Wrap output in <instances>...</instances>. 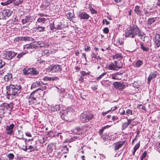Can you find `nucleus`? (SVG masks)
I'll use <instances>...</instances> for the list:
<instances>
[{
	"label": "nucleus",
	"mask_w": 160,
	"mask_h": 160,
	"mask_svg": "<svg viewBox=\"0 0 160 160\" xmlns=\"http://www.w3.org/2000/svg\"><path fill=\"white\" fill-rule=\"evenodd\" d=\"M21 40H24V41H32L33 42L34 41V40L33 38L29 37H22L21 38Z\"/></svg>",
	"instance_id": "nucleus-34"
},
{
	"label": "nucleus",
	"mask_w": 160,
	"mask_h": 160,
	"mask_svg": "<svg viewBox=\"0 0 160 160\" xmlns=\"http://www.w3.org/2000/svg\"><path fill=\"white\" fill-rule=\"evenodd\" d=\"M54 23L55 28H56V29L61 30L64 28V25L61 22H55Z\"/></svg>",
	"instance_id": "nucleus-21"
},
{
	"label": "nucleus",
	"mask_w": 160,
	"mask_h": 160,
	"mask_svg": "<svg viewBox=\"0 0 160 160\" xmlns=\"http://www.w3.org/2000/svg\"><path fill=\"white\" fill-rule=\"evenodd\" d=\"M68 113V110L67 109H65V110H61L60 112V114L61 115L62 118L65 121H67L66 118L67 115Z\"/></svg>",
	"instance_id": "nucleus-10"
},
{
	"label": "nucleus",
	"mask_w": 160,
	"mask_h": 160,
	"mask_svg": "<svg viewBox=\"0 0 160 160\" xmlns=\"http://www.w3.org/2000/svg\"><path fill=\"white\" fill-rule=\"evenodd\" d=\"M12 76L11 74H8L4 77V80L6 81H8L10 80L12 78Z\"/></svg>",
	"instance_id": "nucleus-36"
},
{
	"label": "nucleus",
	"mask_w": 160,
	"mask_h": 160,
	"mask_svg": "<svg viewBox=\"0 0 160 160\" xmlns=\"http://www.w3.org/2000/svg\"><path fill=\"white\" fill-rule=\"evenodd\" d=\"M105 127H102V128L99 130V134L100 135H102V134L103 133V131L104 129H106Z\"/></svg>",
	"instance_id": "nucleus-51"
},
{
	"label": "nucleus",
	"mask_w": 160,
	"mask_h": 160,
	"mask_svg": "<svg viewBox=\"0 0 160 160\" xmlns=\"http://www.w3.org/2000/svg\"><path fill=\"white\" fill-rule=\"evenodd\" d=\"M6 17L3 11L0 12V19H4Z\"/></svg>",
	"instance_id": "nucleus-44"
},
{
	"label": "nucleus",
	"mask_w": 160,
	"mask_h": 160,
	"mask_svg": "<svg viewBox=\"0 0 160 160\" xmlns=\"http://www.w3.org/2000/svg\"><path fill=\"white\" fill-rule=\"evenodd\" d=\"M126 113L128 116L129 115H132V110L130 109H128L126 110Z\"/></svg>",
	"instance_id": "nucleus-45"
},
{
	"label": "nucleus",
	"mask_w": 160,
	"mask_h": 160,
	"mask_svg": "<svg viewBox=\"0 0 160 160\" xmlns=\"http://www.w3.org/2000/svg\"><path fill=\"white\" fill-rule=\"evenodd\" d=\"M33 16H26L24 18L22 19V23L24 25L26 23L31 22L33 20Z\"/></svg>",
	"instance_id": "nucleus-12"
},
{
	"label": "nucleus",
	"mask_w": 160,
	"mask_h": 160,
	"mask_svg": "<svg viewBox=\"0 0 160 160\" xmlns=\"http://www.w3.org/2000/svg\"><path fill=\"white\" fill-rule=\"evenodd\" d=\"M114 87L119 90L123 89L125 87V85L123 82H115L113 83Z\"/></svg>",
	"instance_id": "nucleus-9"
},
{
	"label": "nucleus",
	"mask_w": 160,
	"mask_h": 160,
	"mask_svg": "<svg viewBox=\"0 0 160 160\" xmlns=\"http://www.w3.org/2000/svg\"><path fill=\"white\" fill-rule=\"evenodd\" d=\"M147 153L146 152H144L142 154V157H141V160H143V159L144 160H146V157L147 155Z\"/></svg>",
	"instance_id": "nucleus-48"
},
{
	"label": "nucleus",
	"mask_w": 160,
	"mask_h": 160,
	"mask_svg": "<svg viewBox=\"0 0 160 160\" xmlns=\"http://www.w3.org/2000/svg\"><path fill=\"white\" fill-rule=\"evenodd\" d=\"M31 43L29 44H26L23 46V48L24 49H31Z\"/></svg>",
	"instance_id": "nucleus-52"
},
{
	"label": "nucleus",
	"mask_w": 160,
	"mask_h": 160,
	"mask_svg": "<svg viewBox=\"0 0 160 160\" xmlns=\"http://www.w3.org/2000/svg\"><path fill=\"white\" fill-rule=\"evenodd\" d=\"M62 151L64 153H67L68 152V148L67 147V146H64L62 147Z\"/></svg>",
	"instance_id": "nucleus-40"
},
{
	"label": "nucleus",
	"mask_w": 160,
	"mask_h": 160,
	"mask_svg": "<svg viewBox=\"0 0 160 160\" xmlns=\"http://www.w3.org/2000/svg\"><path fill=\"white\" fill-rule=\"evenodd\" d=\"M59 92L63 94L65 92V90L64 88H61Z\"/></svg>",
	"instance_id": "nucleus-64"
},
{
	"label": "nucleus",
	"mask_w": 160,
	"mask_h": 160,
	"mask_svg": "<svg viewBox=\"0 0 160 160\" xmlns=\"http://www.w3.org/2000/svg\"><path fill=\"white\" fill-rule=\"evenodd\" d=\"M45 27L38 25L34 28V31L38 32H43L45 31Z\"/></svg>",
	"instance_id": "nucleus-23"
},
{
	"label": "nucleus",
	"mask_w": 160,
	"mask_h": 160,
	"mask_svg": "<svg viewBox=\"0 0 160 160\" xmlns=\"http://www.w3.org/2000/svg\"><path fill=\"white\" fill-rule=\"evenodd\" d=\"M124 142L123 141H119L114 144V150H118L121 148L124 144Z\"/></svg>",
	"instance_id": "nucleus-18"
},
{
	"label": "nucleus",
	"mask_w": 160,
	"mask_h": 160,
	"mask_svg": "<svg viewBox=\"0 0 160 160\" xmlns=\"http://www.w3.org/2000/svg\"><path fill=\"white\" fill-rule=\"evenodd\" d=\"M142 10L140 9V7L137 6L135 7L134 11L138 15H140Z\"/></svg>",
	"instance_id": "nucleus-28"
},
{
	"label": "nucleus",
	"mask_w": 160,
	"mask_h": 160,
	"mask_svg": "<svg viewBox=\"0 0 160 160\" xmlns=\"http://www.w3.org/2000/svg\"><path fill=\"white\" fill-rule=\"evenodd\" d=\"M154 42L157 47H158L160 46V36L159 34H157L155 36Z\"/></svg>",
	"instance_id": "nucleus-20"
},
{
	"label": "nucleus",
	"mask_w": 160,
	"mask_h": 160,
	"mask_svg": "<svg viewBox=\"0 0 160 160\" xmlns=\"http://www.w3.org/2000/svg\"><path fill=\"white\" fill-rule=\"evenodd\" d=\"M5 62L2 60H0V69L2 68L5 65Z\"/></svg>",
	"instance_id": "nucleus-55"
},
{
	"label": "nucleus",
	"mask_w": 160,
	"mask_h": 160,
	"mask_svg": "<svg viewBox=\"0 0 160 160\" xmlns=\"http://www.w3.org/2000/svg\"><path fill=\"white\" fill-rule=\"evenodd\" d=\"M61 67L59 65H51L46 69V71L52 73L60 72L62 70Z\"/></svg>",
	"instance_id": "nucleus-6"
},
{
	"label": "nucleus",
	"mask_w": 160,
	"mask_h": 160,
	"mask_svg": "<svg viewBox=\"0 0 160 160\" xmlns=\"http://www.w3.org/2000/svg\"><path fill=\"white\" fill-rule=\"evenodd\" d=\"M3 11L5 13L6 16L8 17L10 16L11 15L12 12V11H11V10H9L7 9Z\"/></svg>",
	"instance_id": "nucleus-35"
},
{
	"label": "nucleus",
	"mask_w": 160,
	"mask_h": 160,
	"mask_svg": "<svg viewBox=\"0 0 160 160\" xmlns=\"http://www.w3.org/2000/svg\"><path fill=\"white\" fill-rule=\"evenodd\" d=\"M90 129V127L87 125H85L82 127L81 128V132L82 133L86 132L87 130Z\"/></svg>",
	"instance_id": "nucleus-31"
},
{
	"label": "nucleus",
	"mask_w": 160,
	"mask_h": 160,
	"mask_svg": "<svg viewBox=\"0 0 160 160\" xmlns=\"http://www.w3.org/2000/svg\"><path fill=\"white\" fill-rule=\"evenodd\" d=\"M89 9L91 11V12L92 14H96L97 13V11H96L94 8H92L91 7H89Z\"/></svg>",
	"instance_id": "nucleus-47"
},
{
	"label": "nucleus",
	"mask_w": 160,
	"mask_h": 160,
	"mask_svg": "<svg viewBox=\"0 0 160 160\" xmlns=\"http://www.w3.org/2000/svg\"><path fill=\"white\" fill-rule=\"evenodd\" d=\"M67 18L70 21L72 20V18H74V13L73 12H69L66 15Z\"/></svg>",
	"instance_id": "nucleus-30"
},
{
	"label": "nucleus",
	"mask_w": 160,
	"mask_h": 160,
	"mask_svg": "<svg viewBox=\"0 0 160 160\" xmlns=\"http://www.w3.org/2000/svg\"><path fill=\"white\" fill-rule=\"evenodd\" d=\"M23 73L25 75L31 74V75H37L38 73V71L36 70L34 68H28L27 69H23Z\"/></svg>",
	"instance_id": "nucleus-8"
},
{
	"label": "nucleus",
	"mask_w": 160,
	"mask_h": 160,
	"mask_svg": "<svg viewBox=\"0 0 160 160\" xmlns=\"http://www.w3.org/2000/svg\"><path fill=\"white\" fill-rule=\"evenodd\" d=\"M8 157L9 160H12L14 158V155L12 153H9V154L8 155Z\"/></svg>",
	"instance_id": "nucleus-49"
},
{
	"label": "nucleus",
	"mask_w": 160,
	"mask_h": 160,
	"mask_svg": "<svg viewBox=\"0 0 160 160\" xmlns=\"http://www.w3.org/2000/svg\"><path fill=\"white\" fill-rule=\"evenodd\" d=\"M50 28L51 30L55 31L56 30V28H55V23L54 22L52 25H50Z\"/></svg>",
	"instance_id": "nucleus-53"
},
{
	"label": "nucleus",
	"mask_w": 160,
	"mask_h": 160,
	"mask_svg": "<svg viewBox=\"0 0 160 160\" xmlns=\"http://www.w3.org/2000/svg\"><path fill=\"white\" fill-rule=\"evenodd\" d=\"M47 19L43 18H39L37 20V22H43L44 23V22L46 21Z\"/></svg>",
	"instance_id": "nucleus-42"
},
{
	"label": "nucleus",
	"mask_w": 160,
	"mask_h": 160,
	"mask_svg": "<svg viewBox=\"0 0 160 160\" xmlns=\"http://www.w3.org/2000/svg\"><path fill=\"white\" fill-rule=\"evenodd\" d=\"M92 58H95L98 59V57L97 56V54L95 53H92Z\"/></svg>",
	"instance_id": "nucleus-62"
},
{
	"label": "nucleus",
	"mask_w": 160,
	"mask_h": 160,
	"mask_svg": "<svg viewBox=\"0 0 160 160\" xmlns=\"http://www.w3.org/2000/svg\"><path fill=\"white\" fill-rule=\"evenodd\" d=\"M109 31V29L108 28H105L103 29V32L106 34L108 33Z\"/></svg>",
	"instance_id": "nucleus-61"
},
{
	"label": "nucleus",
	"mask_w": 160,
	"mask_h": 160,
	"mask_svg": "<svg viewBox=\"0 0 160 160\" xmlns=\"http://www.w3.org/2000/svg\"><path fill=\"white\" fill-rule=\"evenodd\" d=\"M60 109V106L59 105H56L54 106H52L51 108V110L52 112L59 111Z\"/></svg>",
	"instance_id": "nucleus-26"
},
{
	"label": "nucleus",
	"mask_w": 160,
	"mask_h": 160,
	"mask_svg": "<svg viewBox=\"0 0 160 160\" xmlns=\"http://www.w3.org/2000/svg\"><path fill=\"white\" fill-rule=\"evenodd\" d=\"M136 35H137L142 41H144L145 35L143 32L141 31L138 28V31L136 32Z\"/></svg>",
	"instance_id": "nucleus-16"
},
{
	"label": "nucleus",
	"mask_w": 160,
	"mask_h": 160,
	"mask_svg": "<svg viewBox=\"0 0 160 160\" xmlns=\"http://www.w3.org/2000/svg\"><path fill=\"white\" fill-rule=\"evenodd\" d=\"M102 23L103 24H104L106 23V24L108 25L110 24V22L107 21L106 19H104L102 20Z\"/></svg>",
	"instance_id": "nucleus-58"
},
{
	"label": "nucleus",
	"mask_w": 160,
	"mask_h": 160,
	"mask_svg": "<svg viewBox=\"0 0 160 160\" xmlns=\"http://www.w3.org/2000/svg\"><path fill=\"white\" fill-rule=\"evenodd\" d=\"M38 48L39 47H47L49 46L48 44L45 42H42V41H39L38 42Z\"/></svg>",
	"instance_id": "nucleus-25"
},
{
	"label": "nucleus",
	"mask_w": 160,
	"mask_h": 160,
	"mask_svg": "<svg viewBox=\"0 0 160 160\" xmlns=\"http://www.w3.org/2000/svg\"><path fill=\"white\" fill-rule=\"evenodd\" d=\"M15 125L13 123L10 124L9 125L6 126V130L7 133L9 135H12L13 132V128Z\"/></svg>",
	"instance_id": "nucleus-11"
},
{
	"label": "nucleus",
	"mask_w": 160,
	"mask_h": 160,
	"mask_svg": "<svg viewBox=\"0 0 160 160\" xmlns=\"http://www.w3.org/2000/svg\"><path fill=\"white\" fill-rule=\"evenodd\" d=\"M11 105L7 103H3L1 105V107L2 108L3 110L8 109L9 108H11Z\"/></svg>",
	"instance_id": "nucleus-24"
},
{
	"label": "nucleus",
	"mask_w": 160,
	"mask_h": 160,
	"mask_svg": "<svg viewBox=\"0 0 160 160\" xmlns=\"http://www.w3.org/2000/svg\"><path fill=\"white\" fill-rule=\"evenodd\" d=\"M17 54V53H16L13 51H8L4 52L2 55L3 58L9 60L12 59Z\"/></svg>",
	"instance_id": "nucleus-7"
},
{
	"label": "nucleus",
	"mask_w": 160,
	"mask_h": 160,
	"mask_svg": "<svg viewBox=\"0 0 160 160\" xmlns=\"http://www.w3.org/2000/svg\"><path fill=\"white\" fill-rule=\"evenodd\" d=\"M21 87L20 84H11L6 87L7 98L9 99L10 96H15L21 92Z\"/></svg>",
	"instance_id": "nucleus-2"
},
{
	"label": "nucleus",
	"mask_w": 160,
	"mask_h": 160,
	"mask_svg": "<svg viewBox=\"0 0 160 160\" xmlns=\"http://www.w3.org/2000/svg\"><path fill=\"white\" fill-rule=\"evenodd\" d=\"M106 74V72L103 73L101 75H100L99 76L97 77L96 78V79H97V80H98L101 79Z\"/></svg>",
	"instance_id": "nucleus-50"
},
{
	"label": "nucleus",
	"mask_w": 160,
	"mask_h": 160,
	"mask_svg": "<svg viewBox=\"0 0 160 160\" xmlns=\"http://www.w3.org/2000/svg\"><path fill=\"white\" fill-rule=\"evenodd\" d=\"M110 136H106V137H103V139H106V138L107 139H109L111 141H112L115 138L113 137V138H112V135L110 134L109 135Z\"/></svg>",
	"instance_id": "nucleus-41"
},
{
	"label": "nucleus",
	"mask_w": 160,
	"mask_h": 160,
	"mask_svg": "<svg viewBox=\"0 0 160 160\" xmlns=\"http://www.w3.org/2000/svg\"><path fill=\"white\" fill-rule=\"evenodd\" d=\"M61 133L57 132L54 130H52L49 131L48 133L49 137H56L58 135Z\"/></svg>",
	"instance_id": "nucleus-22"
},
{
	"label": "nucleus",
	"mask_w": 160,
	"mask_h": 160,
	"mask_svg": "<svg viewBox=\"0 0 160 160\" xmlns=\"http://www.w3.org/2000/svg\"><path fill=\"white\" fill-rule=\"evenodd\" d=\"M55 77H49L46 76L43 78V80L44 81H53L55 79Z\"/></svg>",
	"instance_id": "nucleus-32"
},
{
	"label": "nucleus",
	"mask_w": 160,
	"mask_h": 160,
	"mask_svg": "<svg viewBox=\"0 0 160 160\" xmlns=\"http://www.w3.org/2000/svg\"><path fill=\"white\" fill-rule=\"evenodd\" d=\"M51 4L50 2H48V1H45L43 3L42 5V8L44 9H46L48 8Z\"/></svg>",
	"instance_id": "nucleus-27"
},
{
	"label": "nucleus",
	"mask_w": 160,
	"mask_h": 160,
	"mask_svg": "<svg viewBox=\"0 0 160 160\" xmlns=\"http://www.w3.org/2000/svg\"><path fill=\"white\" fill-rule=\"evenodd\" d=\"M80 73L81 74V76L83 77L87 75L86 72L83 71H82L80 72Z\"/></svg>",
	"instance_id": "nucleus-60"
},
{
	"label": "nucleus",
	"mask_w": 160,
	"mask_h": 160,
	"mask_svg": "<svg viewBox=\"0 0 160 160\" xmlns=\"http://www.w3.org/2000/svg\"><path fill=\"white\" fill-rule=\"evenodd\" d=\"M44 92L42 90L38 88L32 92L27 96L28 102L30 105L34 106L39 104L40 98L43 97Z\"/></svg>",
	"instance_id": "nucleus-1"
},
{
	"label": "nucleus",
	"mask_w": 160,
	"mask_h": 160,
	"mask_svg": "<svg viewBox=\"0 0 160 160\" xmlns=\"http://www.w3.org/2000/svg\"><path fill=\"white\" fill-rule=\"evenodd\" d=\"M28 51H25L24 52H22L20 53H18L17 56V58L18 59L20 58H21L23 56L25 55L26 54L28 53Z\"/></svg>",
	"instance_id": "nucleus-38"
},
{
	"label": "nucleus",
	"mask_w": 160,
	"mask_h": 160,
	"mask_svg": "<svg viewBox=\"0 0 160 160\" xmlns=\"http://www.w3.org/2000/svg\"><path fill=\"white\" fill-rule=\"evenodd\" d=\"M38 16L41 17H47L48 15L43 13H39L38 14Z\"/></svg>",
	"instance_id": "nucleus-63"
},
{
	"label": "nucleus",
	"mask_w": 160,
	"mask_h": 160,
	"mask_svg": "<svg viewBox=\"0 0 160 160\" xmlns=\"http://www.w3.org/2000/svg\"><path fill=\"white\" fill-rule=\"evenodd\" d=\"M126 118L127 119V123L128 124V125H129L132 122V121L134 119H129L127 117H126Z\"/></svg>",
	"instance_id": "nucleus-54"
},
{
	"label": "nucleus",
	"mask_w": 160,
	"mask_h": 160,
	"mask_svg": "<svg viewBox=\"0 0 160 160\" xmlns=\"http://www.w3.org/2000/svg\"><path fill=\"white\" fill-rule=\"evenodd\" d=\"M28 149L30 150L29 152H32L35 151L36 149V147L35 146H29L28 148Z\"/></svg>",
	"instance_id": "nucleus-46"
},
{
	"label": "nucleus",
	"mask_w": 160,
	"mask_h": 160,
	"mask_svg": "<svg viewBox=\"0 0 160 160\" xmlns=\"http://www.w3.org/2000/svg\"><path fill=\"white\" fill-rule=\"evenodd\" d=\"M42 83V82L40 81H36V82H33V83L31 85V89H32L34 88H36L39 87H40L41 85V84Z\"/></svg>",
	"instance_id": "nucleus-19"
},
{
	"label": "nucleus",
	"mask_w": 160,
	"mask_h": 160,
	"mask_svg": "<svg viewBox=\"0 0 160 160\" xmlns=\"http://www.w3.org/2000/svg\"><path fill=\"white\" fill-rule=\"evenodd\" d=\"M22 2L23 1L22 0L17 1L15 3L14 5H15L18 6L19 5L21 4L22 3Z\"/></svg>",
	"instance_id": "nucleus-57"
},
{
	"label": "nucleus",
	"mask_w": 160,
	"mask_h": 160,
	"mask_svg": "<svg viewBox=\"0 0 160 160\" xmlns=\"http://www.w3.org/2000/svg\"><path fill=\"white\" fill-rule=\"evenodd\" d=\"M158 74V72L156 71L154 72L151 73H150L148 78V83H149L151 80L155 78L157 75Z\"/></svg>",
	"instance_id": "nucleus-17"
},
{
	"label": "nucleus",
	"mask_w": 160,
	"mask_h": 160,
	"mask_svg": "<svg viewBox=\"0 0 160 160\" xmlns=\"http://www.w3.org/2000/svg\"><path fill=\"white\" fill-rule=\"evenodd\" d=\"M127 122H122V130H123L126 129L128 126Z\"/></svg>",
	"instance_id": "nucleus-39"
},
{
	"label": "nucleus",
	"mask_w": 160,
	"mask_h": 160,
	"mask_svg": "<svg viewBox=\"0 0 160 160\" xmlns=\"http://www.w3.org/2000/svg\"><path fill=\"white\" fill-rule=\"evenodd\" d=\"M93 118V115L91 113L84 112L81 114L80 117V119L81 122L83 123L88 122L90 120Z\"/></svg>",
	"instance_id": "nucleus-4"
},
{
	"label": "nucleus",
	"mask_w": 160,
	"mask_h": 160,
	"mask_svg": "<svg viewBox=\"0 0 160 160\" xmlns=\"http://www.w3.org/2000/svg\"><path fill=\"white\" fill-rule=\"evenodd\" d=\"M138 27L134 25L128 28L126 30V37L134 38L136 34V32L138 31Z\"/></svg>",
	"instance_id": "nucleus-3"
},
{
	"label": "nucleus",
	"mask_w": 160,
	"mask_h": 160,
	"mask_svg": "<svg viewBox=\"0 0 160 160\" xmlns=\"http://www.w3.org/2000/svg\"><path fill=\"white\" fill-rule=\"evenodd\" d=\"M142 64V61L139 60H138L136 63L135 66L136 67H140Z\"/></svg>",
	"instance_id": "nucleus-43"
},
{
	"label": "nucleus",
	"mask_w": 160,
	"mask_h": 160,
	"mask_svg": "<svg viewBox=\"0 0 160 160\" xmlns=\"http://www.w3.org/2000/svg\"><path fill=\"white\" fill-rule=\"evenodd\" d=\"M113 57L114 59H118L119 60L122 59L123 58V57L121 54L118 53L113 55Z\"/></svg>",
	"instance_id": "nucleus-29"
},
{
	"label": "nucleus",
	"mask_w": 160,
	"mask_h": 160,
	"mask_svg": "<svg viewBox=\"0 0 160 160\" xmlns=\"http://www.w3.org/2000/svg\"><path fill=\"white\" fill-rule=\"evenodd\" d=\"M31 49H36L38 48V42H35L34 43H31Z\"/></svg>",
	"instance_id": "nucleus-37"
},
{
	"label": "nucleus",
	"mask_w": 160,
	"mask_h": 160,
	"mask_svg": "<svg viewBox=\"0 0 160 160\" xmlns=\"http://www.w3.org/2000/svg\"><path fill=\"white\" fill-rule=\"evenodd\" d=\"M122 66V63H119V65H118V63H116V62H115V63L112 62L109 63L107 65V68L110 70H118V69L121 68Z\"/></svg>",
	"instance_id": "nucleus-5"
},
{
	"label": "nucleus",
	"mask_w": 160,
	"mask_h": 160,
	"mask_svg": "<svg viewBox=\"0 0 160 160\" xmlns=\"http://www.w3.org/2000/svg\"><path fill=\"white\" fill-rule=\"evenodd\" d=\"M78 16L81 19H88L90 17L88 14L84 12H80Z\"/></svg>",
	"instance_id": "nucleus-14"
},
{
	"label": "nucleus",
	"mask_w": 160,
	"mask_h": 160,
	"mask_svg": "<svg viewBox=\"0 0 160 160\" xmlns=\"http://www.w3.org/2000/svg\"><path fill=\"white\" fill-rule=\"evenodd\" d=\"M140 48L143 51L145 52L148 51L151 46L150 43H148L147 44H144L143 43H140Z\"/></svg>",
	"instance_id": "nucleus-15"
},
{
	"label": "nucleus",
	"mask_w": 160,
	"mask_h": 160,
	"mask_svg": "<svg viewBox=\"0 0 160 160\" xmlns=\"http://www.w3.org/2000/svg\"><path fill=\"white\" fill-rule=\"evenodd\" d=\"M140 143H138L136 144L135 145L134 147V149L135 150V151H137V150L140 147Z\"/></svg>",
	"instance_id": "nucleus-56"
},
{
	"label": "nucleus",
	"mask_w": 160,
	"mask_h": 160,
	"mask_svg": "<svg viewBox=\"0 0 160 160\" xmlns=\"http://www.w3.org/2000/svg\"><path fill=\"white\" fill-rule=\"evenodd\" d=\"M160 20V18L156 17L149 18L146 22L147 24L148 25H151L156 21Z\"/></svg>",
	"instance_id": "nucleus-13"
},
{
	"label": "nucleus",
	"mask_w": 160,
	"mask_h": 160,
	"mask_svg": "<svg viewBox=\"0 0 160 160\" xmlns=\"http://www.w3.org/2000/svg\"><path fill=\"white\" fill-rule=\"evenodd\" d=\"M98 85H93L91 87L92 89L94 91L97 90L98 89Z\"/></svg>",
	"instance_id": "nucleus-59"
},
{
	"label": "nucleus",
	"mask_w": 160,
	"mask_h": 160,
	"mask_svg": "<svg viewBox=\"0 0 160 160\" xmlns=\"http://www.w3.org/2000/svg\"><path fill=\"white\" fill-rule=\"evenodd\" d=\"M73 132L77 134H80L82 133L81 128L79 127L73 130Z\"/></svg>",
	"instance_id": "nucleus-33"
}]
</instances>
